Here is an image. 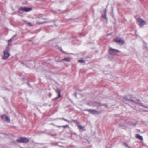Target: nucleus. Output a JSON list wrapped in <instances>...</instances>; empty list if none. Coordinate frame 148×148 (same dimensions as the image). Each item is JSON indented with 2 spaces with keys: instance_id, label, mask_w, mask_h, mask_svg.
Listing matches in <instances>:
<instances>
[{
  "instance_id": "nucleus-25",
  "label": "nucleus",
  "mask_w": 148,
  "mask_h": 148,
  "mask_svg": "<svg viewBox=\"0 0 148 148\" xmlns=\"http://www.w3.org/2000/svg\"><path fill=\"white\" fill-rule=\"evenodd\" d=\"M61 126H58V127H60Z\"/></svg>"
},
{
  "instance_id": "nucleus-23",
  "label": "nucleus",
  "mask_w": 148,
  "mask_h": 148,
  "mask_svg": "<svg viewBox=\"0 0 148 148\" xmlns=\"http://www.w3.org/2000/svg\"><path fill=\"white\" fill-rule=\"evenodd\" d=\"M132 101H133V102H135V103H138V102L137 101H134V100H132Z\"/></svg>"
},
{
  "instance_id": "nucleus-7",
  "label": "nucleus",
  "mask_w": 148,
  "mask_h": 148,
  "mask_svg": "<svg viewBox=\"0 0 148 148\" xmlns=\"http://www.w3.org/2000/svg\"><path fill=\"white\" fill-rule=\"evenodd\" d=\"M2 119L5 121L8 122H9L10 121V119L6 115H3L2 116Z\"/></svg>"
},
{
  "instance_id": "nucleus-15",
  "label": "nucleus",
  "mask_w": 148,
  "mask_h": 148,
  "mask_svg": "<svg viewBox=\"0 0 148 148\" xmlns=\"http://www.w3.org/2000/svg\"><path fill=\"white\" fill-rule=\"evenodd\" d=\"M107 10H108V9H107L106 8L105 10H104V14H106L107 13Z\"/></svg>"
},
{
  "instance_id": "nucleus-17",
  "label": "nucleus",
  "mask_w": 148,
  "mask_h": 148,
  "mask_svg": "<svg viewBox=\"0 0 148 148\" xmlns=\"http://www.w3.org/2000/svg\"><path fill=\"white\" fill-rule=\"evenodd\" d=\"M27 25H29L30 26H32V25L31 24V23L30 22H28L27 23Z\"/></svg>"
},
{
  "instance_id": "nucleus-3",
  "label": "nucleus",
  "mask_w": 148,
  "mask_h": 148,
  "mask_svg": "<svg viewBox=\"0 0 148 148\" xmlns=\"http://www.w3.org/2000/svg\"><path fill=\"white\" fill-rule=\"evenodd\" d=\"M9 50V48L8 47L4 50V57H3V59L5 60L9 57L10 54L8 52Z\"/></svg>"
},
{
  "instance_id": "nucleus-11",
  "label": "nucleus",
  "mask_w": 148,
  "mask_h": 148,
  "mask_svg": "<svg viewBox=\"0 0 148 148\" xmlns=\"http://www.w3.org/2000/svg\"><path fill=\"white\" fill-rule=\"evenodd\" d=\"M136 137L140 140H143L142 137L139 134H136Z\"/></svg>"
},
{
  "instance_id": "nucleus-5",
  "label": "nucleus",
  "mask_w": 148,
  "mask_h": 148,
  "mask_svg": "<svg viewBox=\"0 0 148 148\" xmlns=\"http://www.w3.org/2000/svg\"><path fill=\"white\" fill-rule=\"evenodd\" d=\"M120 52V51L117 50L110 48L109 53L110 54L114 55L116 54V52Z\"/></svg>"
},
{
  "instance_id": "nucleus-4",
  "label": "nucleus",
  "mask_w": 148,
  "mask_h": 148,
  "mask_svg": "<svg viewBox=\"0 0 148 148\" xmlns=\"http://www.w3.org/2000/svg\"><path fill=\"white\" fill-rule=\"evenodd\" d=\"M115 42L118 44L122 45L124 43V41L122 38H117L114 40Z\"/></svg>"
},
{
  "instance_id": "nucleus-2",
  "label": "nucleus",
  "mask_w": 148,
  "mask_h": 148,
  "mask_svg": "<svg viewBox=\"0 0 148 148\" xmlns=\"http://www.w3.org/2000/svg\"><path fill=\"white\" fill-rule=\"evenodd\" d=\"M17 141L20 143H27L29 141V139L26 138H20L17 140Z\"/></svg>"
},
{
  "instance_id": "nucleus-9",
  "label": "nucleus",
  "mask_w": 148,
  "mask_h": 148,
  "mask_svg": "<svg viewBox=\"0 0 148 148\" xmlns=\"http://www.w3.org/2000/svg\"><path fill=\"white\" fill-rule=\"evenodd\" d=\"M56 92L58 94V96L55 98L56 99H57L61 97V91L60 89H57L56 90Z\"/></svg>"
},
{
  "instance_id": "nucleus-12",
  "label": "nucleus",
  "mask_w": 148,
  "mask_h": 148,
  "mask_svg": "<svg viewBox=\"0 0 148 148\" xmlns=\"http://www.w3.org/2000/svg\"><path fill=\"white\" fill-rule=\"evenodd\" d=\"M63 60L66 61L67 62H69L71 60V59L70 58H64L63 59Z\"/></svg>"
},
{
  "instance_id": "nucleus-27",
  "label": "nucleus",
  "mask_w": 148,
  "mask_h": 148,
  "mask_svg": "<svg viewBox=\"0 0 148 148\" xmlns=\"http://www.w3.org/2000/svg\"><path fill=\"white\" fill-rule=\"evenodd\" d=\"M38 23L39 24H41V23Z\"/></svg>"
},
{
  "instance_id": "nucleus-8",
  "label": "nucleus",
  "mask_w": 148,
  "mask_h": 148,
  "mask_svg": "<svg viewBox=\"0 0 148 148\" xmlns=\"http://www.w3.org/2000/svg\"><path fill=\"white\" fill-rule=\"evenodd\" d=\"M86 110L88 111L90 113L92 114H98L99 113L98 111L95 110L93 109H88L87 110Z\"/></svg>"
},
{
  "instance_id": "nucleus-26",
  "label": "nucleus",
  "mask_w": 148,
  "mask_h": 148,
  "mask_svg": "<svg viewBox=\"0 0 148 148\" xmlns=\"http://www.w3.org/2000/svg\"><path fill=\"white\" fill-rule=\"evenodd\" d=\"M75 97H76V94H75Z\"/></svg>"
},
{
  "instance_id": "nucleus-19",
  "label": "nucleus",
  "mask_w": 148,
  "mask_h": 148,
  "mask_svg": "<svg viewBox=\"0 0 148 148\" xmlns=\"http://www.w3.org/2000/svg\"><path fill=\"white\" fill-rule=\"evenodd\" d=\"M12 39L13 38H12L8 40L9 43L10 42L12 41Z\"/></svg>"
},
{
  "instance_id": "nucleus-14",
  "label": "nucleus",
  "mask_w": 148,
  "mask_h": 148,
  "mask_svg": "<svg viewBox=\"0 0 148 148\" xmlns=\"http://www.w3.org/2000/svg\"><path fill=\"white\" fill-rule=\"evenodd\" d=\"M78 61L79 62H80V63H83V62H84V61H83L82 60H78Z\"/></svg>"
},
{
  "instance_id": "nucleus-21",
  "label": "nucleus",
  "mask_w": 148,
  "mask_h": 148,
  "mask_svg": "<svg viewBox=\"0 0 148 148\" xmlns=\"http://www.w3.org/2000/svg\"><path fill=\"white\" fill-rule=\"evenodd\" d=\"M124 99H125L126 100L129 101V100L128 99H127L126 97H124Z\"/></svg>"
},
{
  "instance_id": "nucleus-1",
  "label": "nucleus",
  "mask_w": 148,
  "mask_h": 148,
  "mask_svg": "<svg viewBox=\"0 0 148 148\" xmlns=\"http://www.w3.org/2000/svg\"><path fill=\"white\" fill-rule=\"evenodd\" d=\"M137 22L140 27H142L146 23V22L142 19L138 18L137 19Z\"/></svg>"
},
{
  "instance_id": "nucleus-22",
  "label": "nucleus",
  "mask_w": 148,
  "mask_h": 148,
  "mask_svg": "<svg viewBox=\"0 0 148 148\" xmlns=\"http://www.w3.org/2000/svg\"><path fill=\"white\" fill-rule=\"evenodd\" d=\"M72 121L73 122H75L76 121L75 120H73Z\"/></svg>"
},
{
  "instance_id": "nucleus-13",
  "label": "nucleus",
  "mask_w": 148,
  "mask_h": 148,
  "mask_svg": "<svg viewBox=\"0 0 148 148\" xmlns=\"http://www.w3.org/2000/svg\"><path fill=\"white\" fill-rule=\"evenodd\" d=\"M102 16L106 20H107V17L106 16V14H104V15Z\"/></svg>"
},
{
  "instance_id": "nucleus-10",
  "label": "nucleus",
  "mask_w": 148,
  "mask_h": 148,
  "mask_svg": "<svg viewBox=\"0 0 148 148\" xmlns=\"http://www.w3.org/2000/svg\"><path fill=\"white\" fill-rule=\"evenodd\" d=\"M77 126L78 127V128L79 129V130L81 131H84L85 130V127L84 126H82L80 125L79 124H78L77 125Z\"/></svg>"
},
{
  "instance_id": "nucleus-20",
  "label": "nucleus",
  "mask_w": 148,
  "mask_h": 148,
  "mask_svg": "<svg viewBox=\"0 0 148 148\" xmlns=\"http://www.w3.org/2000/svg\"><path fill=\"white\" fill-rule=\"evenodd\" d=\"M125 146L127 147L128 148H130V147H129V146H128V145L127 144H125Z\"/></svg>"
},
{
  "instance_id": "nucleus-18",
  "label": "nucleus",
  "mask_w": 148,
  "mask_h": 148,
  "mask_svg": "<svg viewBox=\"0 0 148 148\" xmlns=\"http://www.w3.org/2000/svg\"><path fill=\"white\" fill-rule=\"evenodd\" d=\"M62 119L63 120H64L65 121H67V119H66L64 118H60V119Z\"/></svg>"
},
{
  "instance_id": "nucleus-6",
  "label": "nucleus",
  "mask_w": 148,
  "mask_h": 148,
  "mask_svg": "<svg viewBox=\"0 0 148 148\" xmlns=\"http://www.w3.org/2000/svg\"><path fill=\"white\" fill-rule=\"evenodd\" d=\"M20 11H25L27 12L30 11L31 10V9L28 7H21L20 8Z\"/></svg>"
},
{
  "instance_id": "nucleus-24",
  "label": "nucleus",
  "mask_w": 148,
  "mask_h": 148,
  "mask_svg": "<svg viewBox=\"0 0 148 148\" xmlns=\"http://www.w3.org/2000/svg\"><path fill=\"white\" fill-rule=\"evenodd\" d=\"M66 122H68L69 123L70 122V121H69V120H67V121H66Z\"/></svg>"
},
{
  "instance_id": "nucleus-16",
  "label": "nucleus",
  "mask_w": 148,
  "mask_h": 148,
  "mask_svg": "<svg viewBox=\"0 0 148 148\" xmlns=\"http://www.w3.org/2000/svg\"><path fill=\"white\" fill-rule=\"evenodd\" d=\"M69 126L68 125H64V126H62V127H63V128H66V127H68Z\"/></svg>"
}]
</instances>
